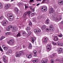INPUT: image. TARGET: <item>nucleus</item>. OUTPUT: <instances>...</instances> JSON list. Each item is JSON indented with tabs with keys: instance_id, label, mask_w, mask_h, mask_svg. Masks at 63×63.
I'll return each instance as SVG.
<instances>
[{
	"instance_id": "obj_11",
	"label": "nucleus",
	"mask_w": 63,
	"mask_h": 63,
	"mask_svg": "<svg viewBox=\"0 0 63 63\" xmlns=\"http://www.w3.org/2000/svg\"><path fill=\"white\" fill-rule=\"evenodd\" d=\"M22 36H23V37H26V32H23L22 33Z\"/></svg>"
},
{
	"instance_id": "obj_20",
	"label": "nucleus",
	"mask_w": 63,
	"mask_h": 63,
	"mask_svg": "<svg viewBox=\"0 0 63 63\" xmlns=\"http://www.w3.org/2000/svg\"><path fill=\"white\" fill-rule=\"evenodd\" d=\"M47 37H45V40L44 41V42L45 43H47Z\"/></svg>"
},
{
	"instance_id": "obj_38",
	"label": "nucleus",
	"mask_w": 63,
	"mask_h": 63,
	"mask_svg": "<svg viewBox=\"0 0 63 63\" xmlns=\"http://www.w3.org/2000/svg\"><path fill=\"white\" fill-rule=\"evenodd\" d=\"M6 54H7V55H10V54H11V53H10V52H9L8 51L6 53Z\"/></svg>"
},
{
	"instance_id": "obj_59",
	"label": "nucleus",
	"mask_w": 63,
	"mask_h": 63,
	"mask_svg": "<svg viewBox=\"0 0 63 63\" xmlns=\"http://www.w3.org/2000/svg\"><path fill=\"white\" fill-rule=\"evenodd\" d=\"M29 7L30 8L31 10H32V6H30Z\"/></svg>"
},
{
	"instance_id": "obj_24",
	"label": "nucleus",
	"mask_w": 63,
	"mask_h": 63,
	"mask_svg": "<svg viewBox=\"0 0 63 63\" xmlns=\"http://www.w3.org/2000/svg\"><path fill=\"white\" fill-rule=\"evenodd\" d=\"M46 27L45 26H43L41 28V29L42 30H44L46 28Z\"/></svg>"
},
{
	"instance_id": "obj_51",
	"label": "nucleus",
	"mask_w": 63,
	"mask_h": 63,
	"mask_svg": "<svg viewBox=\"0 0 63 63\" xmlns=\"http://www.w3.org/2000/svg\"><path fill=\"white\" fill-rule=\"evenodd\" d=\"M62 34H61L59 35L58 36L59 37H62Z\"/></svg>"
},
{
	"instance_id": "obj_15",
	"label": "nucleus",
	"mask_w": 63,
	"mask_h": 63,
	"mask_svg": "<svg viewBox=\"0 0 63 63\" xmlns=\"http://www.w3.org/2000/svg\"><path fill=\"white\" fill-rule=\"evenodd\" d=\"M49 20L47 19V20H46V21L45 22V23L46 24H49Z\"/></svg>"
},
{
	"instance_id": "obj_8",
	"label": "nucleus",
	"mask_w": 63,
	"mask_h": 63,
	"mask_svg": "<svg viewBox=\"0 0 63 63\" xmlns=\"http://www.w3.org/2000/svg\"><path fill=\"white\" fill-rule=\"evenodd\" d=\"M26 56L27 57L29 58H31L32 57V54H30L29 55H27Z\"/></svg>"
},
{
	"instance_id": "obj_13",
	"label": "nucleus",
	"mask_w": 63,
	"mask_h": 63,
	"mask_svg": "<svg viewBox=\"0 0 63 63\" xmlns=\"http://www.w3.org/2000/svg\"><path fill=\"white\" fill-rule=\"evenodd\" d=\"M15 12L16 14H18V10L17 8H15Z\"/></svg>"
},
{
	"instance_id": "obj_29",
	"label": "nucleus",
	"mask_w": 63,
	"mask_h": 63,
	"mask_svg": "<svg viewBox=\"0 0 63 63\" xmlns=\"http://www.w3.org/2000/svg\"><path fill=\"white\" fill-rule=\"evenodd\" d=\"M4 38H5V36H3L1 37V38L0 39V41H2V40L3 39H4Z\"/></svg>"
},
{
	"instance_id": "obj_54",
	"label": "nucleus",
	"mask_w": 63,
	"mask_h": 63,
	"mask_svg": "<svg viewBox=\"0 0 63 63\" xmlns=\"http://www.w3.org/2000/svg\"><path fill=\"white\" fill-rule=\"evenodd\" d=\"M3 59H5V58L6 57V56H5V55H4L3 56Z\"/></svg>"
},
{
	"instance_id": "obj_27",
	"label": "nucleus",
	"mask_w": 63,
	"mask_h": 63,
	"mask_svg": "<svg viewBox=\"0 0 63 63\" xmlns=\"http://www.w3.org/2000/svg\"><path fill=\"white\" fill-rule=\"evenodd\" d=\"M3 18H4V16L3 15H1V16L0 17V20L2 19Z\"/></svg>"
},
{
	"instance_id": "obj_58",
	"label": "nucleus",
	"mask_w": 63,
	"mask_h": 63,
	"mask_svg": "<svg viewBox=\"0 0 63 63\" xmlns=\"http://www.w3.org/2000/svg\"><path fill=\"white\" fill-rule=\"evenodd\" d=\"M46 30L47 32H48V31H49V29H48V28H47Z\"/></svg>"
},
{
	"instance_id": "obj_18",
	"label": "nucleus",
	"mask_w": 63,
	"mask_h": 63,
	"mask_svg": "<svg viewBox=\"0 0 63 63\" xmlns=\"http://www.w3.org/2000/svg\"><path fill=\"white\" fill-rule=\"evenodd\" d=\"M31 13V12L30 11H29L27 12V13L28 15V16H30V13Z\"/></svg>"
},
{
	"instance_id": "obj_31",
	"label": "nucleus",
	"mask_w": 63,
	"mask_h": 63,
	"mask_svg": "<svg viewBox=\"0 0 63 63\" xmlns=\"http://www.w3.org/2000/svg\"><path fill=\"white\" fill-rule=\"evenodd\" d=\"M3 59V61L4 63H6V62H7V60H6V59Z\"/></svg>"
},
{
	"instance_id": "obj_2",
	"label": "nucleus",
	"mask_w": 63,
	"mask_h": 63,
	"mask_svg": "<svg viewBox=\"0 0 63 63\" xmlns=\"http://www.w3.org/2000/svg\"><path fill=\"white\" fill-rule=\"evenodd\" d=\"M41 10L43 13H44L45 11H47V7L46 6H43L41 8Z\"/></svg>"
},
{
	"instance_id": "obj_49",
	"label": "nucleus",
	"mask_w": 63,
	"mask_h": 63,
	"mask_svg": "<svg viewBox=\"0 0 63 63\" xmlns=\"http://www.w3.org/2000/svg\"><path fill=\"white\" fill-rule=\"evenodd\" d=\"M33 2H34V0H30L29 2L30 3H32Z\"/></svg>"
},
{
	"instance_id": "obj_60",
	"label": "nucleus",
	"mask_w": 63,
	"mask_h": 63,
	"mask_svg": "<svg viewBox=\"0 0 63 63\" xmlns=\"http://www.w3.org/2000/svg\"><path fill=\"white\" fill-rule=\"evenodd\" d=\"M61 2L62 3V4L63 5V0H61Z\"/></svg>"
},
{
	"instance_id": "obj_42",
	"label": "nucleus",
	"mask_w": 63,
	"mask_h": 63,
	"mask_svg": "<svg viewBox=\"0 0 63 63\" xmlns=\"http://www.w3.org/2000/svg\"><path fill=\"white\" fill-rule=\"evenodd\" d=\"M11 29L9 27H8L7 28V31H10V29Z\"/></svg>"
},
{
	"instance_id": "obj_47",
	"label": "nucleus",
	"mask_w": 63,
	"mask_h": 63,
	"mask_svg": "<svg viewBox=\"0 0 63 63\" xmlns=\"http://www.w3.org/2000/svg\"><path fill=\"white\" fill-rule=\"evenodd\" d=\"M59 50L61 51H62L63 50H62V48H59Z\"/></svg>"
},
{
	"instance_id": "obj_48",
	"label": "nucleus",
	"mask_w": 63,
	"mask_h": 63,
	"mask_svg": "<svg viewBox=\"0 0 63 63\" xmlns=\"http://www.w3.org/2000/svg\"><path fill=\"white\" fill-rule=\"evenodd\" d=\"M0 51H2V52H3V49H2V48H1V47H0Z\"/></svg>"
},
{
	"instance_id": "obj_16",
	"label": "nucleus",
	"mask_w": 63,
	"mask_h": 63,
	"mask_svg": "<svg viewBox=\"0 0 63 63\" xmlns=\"http://www.w3.org/2000/svg\"><path fill=\"white\" fill-rule=\"evenodd\" d=\"M61 19H62V17H60V18H56V21L57 22H58L60 20H61Z\"/></svg>"
},
{
	"instance_id": "obj_19",
	"label": "nucleus",
	"mask_w": 63,
	"mask_h": 63,
	"mask_svg": "<svg viewBox=\"0 0 63 63\" xmlns=\"http://www.w3.org/2000/svg\"><path fill=\"white\" fill-rule=\"evenodd\" d=\"M27 27V29L26 30L27 32H29V31H30V27Z\"/></svg>"
},
{
	"instance_id": "obj_37",
	"label": "nucleus",
	"mask_w": 63,
	"mask_h": 63,
	"mask_svg": "<svg viewBox=\"0 0 63 63\" xmlns=\"http://www.w3.org/2000/svg\"><path fill=\"white\" fill-rule=\"evenodd\" d=\"M10 34H11V32H7L6 33V35H10Z\"/></svg>"
},
{
	"instance_id": "obj_5",
	"label": "nucleus",
	"mask_w": 63,
	"mask_h": 63,
	"mask_svg": "<svg viewBox=\"0 0 63 63\" xmlns=\"http://www.w3.org/2000/svg\"><path fill=\"white\" fill-rule=\"evenodd\" d=\"M53 8L52 7L51 8L50 11H49V14H50V15H51L52 14H53Z\"/></svg>"
},
{
	"instance_id": "obj_9",
	"label": "nucleus",
	"mask_w": 63,
	"mask_h": 63,
	"mask_svg": "<svg viewBox=\"0 0 63 63\" xmlns=\"http://www.w3.org/2000/svg\"><path fill=\"white\" fill-rule=\"evenodd\" d=\"M47 59H45L43 60H42L41 62L42 63H47Z\"/></svg>"
},
{
	"instance_id": "obj_17",
	"label": "nucleus",
	"mask_w": 63,
	"mask_h": 63,
	"mask_svg": "<svg viewBox=\"0 0 63 63\" xmlns=\"http://www.w3.org/2000/svg\"><path fill=\"white\" fill-rule=\"evenodd\" d=\"M32 45L31 43H30L29 44V46L28 47V48L29 49H31L32 48Z\"/></svg>"
},
{
	"instance_id": "obj_57",
	"label": "nucleus",
	"mask_w": 63,
	"mask_h": 63,
	"mask_svg": "<svg viewBox=\"0 0 63 63\" xmlns=\"http://www.w3.org/2000/svg\"><path fill=\"white\" fill-rule=\"evenodd\" d=\"M25 9H27V8H28V6H27L26 5H25Z\"/></svg>"
},
{
	"instance_id": "obj_46",
	"label": "nucleus",
	"mask_w": 63,
	"mask_h": 63,
	"mask_svg": "<svg viewBox=\"0 0 63 63\" xmlns=\"http://www.w3.org/2000/svg\"><path fill=\"white\" fill-rule=\"evenodd\" d=\"M46 1H47V0H43V1L42 2V4H43V3H44V2H46Z\"/></svg>"
},
{
	"instance_id": "obj_3",
	"label": "nucleus",
	"mask_w": 63,
	"mask_h": 63,
	"mask_svg": "<svg viewBox=\"0 0 63 63\" xmlns=\"http://www.w3.org/2000/svg\"><path fill=\"white\" fill-rule=\"evenodd\" d=\"M8 18L10 21H13V19H14L13 17L11 15L9 16L8 17Z\"/></svg>"
},
{
	"instance_id": "obj_50",
	"label": "nucleus",
	"mask_w": 63,
	"mask_h": 63,
	"mask_svg": "<svg viewBox=\"0 0 63 63\" xmlns=\"http://www.w3.org/2000/svg\"><path fill=\"white\" fill-rule=\"evenodd\" d=\"M58 3L59 5H62V3H61V2H58Z\"/></svg>"
},
{
	"instance_id": "obj_14",
	"label": "nucleus",
	"mask_w": 63,
	"mask_h": 63,
	"mask_svg": "<svg viewBox=\"0 0 63 63\" xmlns=\"http://www.w3.org/2000/svg\"><path fill=\"white\" fill-rule=\"evenodd\" d=\"M33 53H34V56L35 57H36L37 56V51L36 50L34 51Z\"/></svg>"
},
{
	"instance_id": "obj_28",
	"label": "nucleus",
	"mask_w": 63,
	"mask_h": 63,
	"mask_svg": "<svg viewBox=\"0 0 63 63\" xmlns=\"http://www.w3.org/2000/svg\"><path fill=\"white\" fill-rule=\"evenodd\" d=\"M26 15H27V13L25 12L23 16V17H25L26 16Z\"/></svg>"
},
{
	"instance_id": "obj_62",
	"label": "nucleus",
	"mask_w": 63,
	"mask_h": 63,
	"mask_svg": "<svg viewBox=\"0 0 63 63\" xmlns=\"http://www.w3.org/2000/svg\"><path fill=\"white\" fill-rule=\"evenodd\" d=\"M60 46H63V44L62 43L60 45Z\"/></svg>"
},
{
	"instance_id": "obj_22",
	"label": "nucleus",
	"mask_w": 63,
	"mask_h": 63,
	"mask_svg": "<svg viewBox=\"0 0 63 63\" xmlns=\"http://www.w3.org/2000/svg\"><path fill=\"white\" fill-rule=\"evenodd\" d=\"M8 47H3V48L5 50H7L8 49Z\"/></svg>"
},
{
	"instance_id": "obj_23",
	"label": "nucleus",
	"mask_w": 63,
	"mask_h": 63,
	"mask_svg": "<svg viewBox=\"0 0 63 63\" xmlns=\"http://www.w3.org/2000/svg\"><path fill=\"white\" fill-rule=\"evenodd\" d=\"M31 41L32 43H34V42L35 40L34 39V38H33L31 37Z\"/></svg>"
},
{
	"instance_id": "obj_61",
	"label": "nucleus",
	"mask_w": 63,
	"mask_h": 63,
	"mask_svg": "<svg viewBox=\"0 0 63 63\" xmlns=\"http://www.w3.org/2000/svg\"><path fill=\"white\" fill-rule=\"evenodd\" d=\"M31 10H32V11L33 12H34V11H35V8H33V9H32Z\"/></svg>"
},
{
	"instance_id": "obj_1",
	"label": "nucleus",
	"mask_w": 63,
	"mask_h": 63,
	"mask_svg": "<svg viewBox=\"0 0 63 63\" xmlns=\"http://www.w3.org/2000/svg\"><path fill=\"white\" fill-rule=\"evenodd\" d=\"M14 43V40L13 39L10 40L9 41L7 42L8 44H9L10 45H13Z\"/></svg>"
},
{
	"instance_id": "obj_10",
	"label": "nucleus",
	"mask_w": 63,
	"mask_h": 63,
	"mask_svg": "<svg viewBox=\"0 0 63 63\" xmlns=\"http://www.w3.org/2000/svg\"><path fill=\"white\" fill-rule=\"evenodd\" d=\"M47 49L48 50L50 51L51 50V48H50V45H48L47 46Z\"/></svg>"
},
{
	"instance_id": "obj_52",
	"label": "nucleus",
	"mask_w": 63,
	"mask_h": 63,
	"mask_svg": "<svg viewBox=\"0 0 63 63\" xmlns=\"http://www.w3.org/2000/svg\"><path fill=\"white\" fill-rule=\"evenodd\" d=\"M18 5H22V4L20 2H19L17 4Z\"/></svg>"
},
{
	"instance_id": "obj_35",
	"label": "nucleus",
	"mask_w": 63,
	"mask_h": 63,
	"mask_svg": "<svg viewBox=\"0 0 63 63\" xmlns=\"http://www.w3.org/2000/svg\"><path fill=\"white\" fill-rule=\"evenodd\" d=\"M57 39V36H55V38H54V41H56Z\"/></svg>"
},
{
	"instance_id": "obj_7",
	"label": "nucleus",
	"mask_w": 63,
	"mask_h": 63,
	"mask_svg": "<svg viewBox=\"0 0 63 63\" xmlns=\"http://www.w3.org/2000/svg\"><path fill=\"white\" fill-rule=\"evenodd\" d=\"M33 63H35V62H37L38 61V59H36L35 58H33V60L32 61Z\"/></svg>"
},
{
	"instance_id": "obj_36",
	"label": "nucleus",
	"mask_w": 63,
	"mask_h": 63,
	"mask_svg": "<svg viewBox=\"0 0 63 63\" xmlns=\"http://www.w3.org/2000/svg\"><path fill=\"white\" fill-rule=\"evenodd\" d=\"M14 27L11 25H10L8 27L10 29L11 28H13Z\"/></svg>"
},
{
	"instance_id": "obj_45",
	"label": "nucleus",
	"mask_w": 63,
	"mask_h": 63,
	"mask_svg": "<svg viewBox=\"0 0 63 63\" xmlns=\"http://www.w3.org/2000/svg\"><path fill=\"white\" fill-rule=\"evenodd\" d=\"M49 28L50 29L53 28V26H52V25H50L49 26Z\"/></svg>"
},
{
	"instance_id": "obj_55",
	"label": "nucleus",
	"mask_w": 63,
	"mask_h": 63,
	"mask_svg": "<svg viewBox=\"0 0 63 63\" xmlns=\"http://www.w3.org/2000/svg\"><path fill=\"white\" fill-rule=\"evenodd\" d=\"M23 47V48H25V46L24 45H23L22 46Z\"/></svg>"
},
{
	"instance_id": "obj_53",
	"label": "nucleus",
	"mask_w": 63,
	"mask_h": 63,
	"mask_svg": "<svg viewBox=\"0 0 63 63\" xmlns=\"http://www.w3.org/2000/svg\"><path fill=\"white\" fill-rule=\"evenodd\" d=\"M32 23H31V22H30L29 24V25H30V26H31L32 25Z\"/></svg>"
},
{
	"instance_id": "obj_44",
	"label": "nucleus",
	"mask_w": 63,
	"mask_h": 63,
	"mask_svg": "<svg viewBox=\"0 0 63 63\" xmlns=\"http://www.w3.org/2000/svg\"><path fill=\"white\" fill-rule=\"evenodd\" d=\"M61 52H62V51H60V50H59L58 51V53H59V54L61 53Z\"/></svg>"
},
{
	"instance_id": "obj_33",
	"label": "nucleus",
	"mask_w": 63,
	"mask_h": 63,
	"mask_svg": "<svg viewBox=\"0 0 63 63\" xmlns=\"http://www.w3.org/2000/svg\"><path fill=\"white\" fill-rule=\"evenodd\" d=\"M7 6L8 7V8H10V7H11V4H8L7 5Z\"/></svg>"
},
{
	"instance_id": "obj_32",
	"label": "nucleus",
	"mask_w": 63,
	"mask_h": 63,
	"mask_svg": "<svg viewBox=\"0 0 63 63\" xmlns=\"http://www.w3.org/2000/svg\"><path fill=\"white\" fill-rule=\"evenodd\" d=\"M54 60L53 59H52L50 60V62L51 63H54Z\"/></svg>"
},
{
	"instance_id": "obj_40",
	"label": "nucleus",
	"mask_w": 63,
	"mask_h": 63,
	"mask_svg": "<svg viewBox=\"0 0 63 63\" xmlns=\"http://www.w3.org/2000/svg\"><path fill=\"white\" fill-rule=\"evenodd\" d=\"M52 43L53 45H55V46L56 45V43L54 42H52Z\"/></svg>"
},
{
	"instance_id": "obj_4",
	"label": "nucleus",
	"mask_w": 63,
	"mask_h": 63,
	"mask_svg": "<svg viewBox=\"0 0 63 63\" xmlns=\"http://www.w3.org/2000/svg\"><path fill=\"white\" fill-rule=\"evenodd\" d=\"M41 30H40L38 29V30L34 29V31L35 33H39Z\"/></svg>"
},
{
	"instance_id": "obj_41",
	"label": "nucleus",
	"mask_w": 63,
	"mask_h": 63,
	"mask_svg": "<svg viewBox=\"0 0 63 63\" xmlns=\"http://www.w3.org/2000/svg\"><path fill=\"white\" fill-rule=\"evenodd\" d=\"M2 4L1 3H0V8H2Z\"/></svg>"
},
{
	"instance_id": "obj_30",
	"label": "nucleus",
	"mask_w": 63,
	"mask_h": 63,
	"mask_svg": "<svg viewBox=\"0 0 63 63\" xmlns=\"http://www.w3.org/2000/svg\"><path fill=\"white\" fill-rule=\"evenodd\" d=\"M31 34V32H29V33H28V34H27V36H29L30 35V34Z\"/></svg>"
},
{
	"instance_id": "obj_26",
	"label": "nucleus",
	"mask_w": 63,
	"mask_h": 63,
	"mask_svg": "<svg viewBox=\"0 0 63 63\" xmlns=\"http://www.w3.org/2000/svg\"><path fill=\"white\" fill-rule=\"evenodd\" d=\"M11 54L12 53V50L11 49H9L8 50V51Z\"/></svg>"
},
{
	"instance_id": "obj_39",
	"label": "nucleus",
	"mask_w": 63,
	"mask_h": 63,
	"mask_svg": "<svg viewBox=\"0 0 63 63\" xmlns=\"http://www.w3.org/2000/svg\"><path fill=\"white\" fill-rule=\"evenodd\" d=\"M16 57H19L20 56V55L19 54H18L17 55H16Z\"/></svg>"
},
{
	"instance_id": "obj_43",
	"label": "nucleus",
	"mask_w": 63,
	"mask_h": 63,
	"mask_svg": "<svg viewBox=\"0 0 63 63\" xmlns=\"http://www.w3.org/2000/svg\"><path fill=\"white\" fill-rule=\"evenodd\" d=\"M50 30L51 31H53V28H51L50 29Z\"/></svg>"
},
{
	"instance_id": "obj_6",
	"label": "nucleus",
	"mask_w": 63,
	"mask_h": 63,
	"mask_svg": "<svg viewBox=\"0 0 63 63\" xmlns=\"http://www.w3.org/2000/svg\"><path fill=\"white\" fill-rule=\"evenodd\" d=\"M2 23L3 25L5 26V25H6L7 24L8 22L6 21H2Z\"/></svg>"
},
{
	"instance_id": "obj_21",
	"label": "nucleus",
	"mask_w": 63,
	"mask_h": 63,
	"mask_svg": "<svg viewBox=\"0 0 63 63\" xmlns=\"http://www.w3.org/2000/svg\"><path fill=\"white\" fill-rule=\"evenodd\" d=\"M21 36V34H20V33L19 32L17 34L16 36V37L17 38L18 37H20Z\"/></svg>"
},
{
	"instance_id": "obj_63",
	"label": "nucleus",
	"mask_w": 63,
	"mask_h": 63,
	"mask_svg": "<svg viewBox=\"0 0 63 63\" xmlns=\"http://www.w3.org/2000/svg\"><path fill=\"white\" fill-rule=\"evenodd\" d=\"M40 4V3H38L36 4V6H38Z\"/></svg>"
},
{
	"instance_id": "obj_56",
	"label": "nucleus",
	"mask_w": 63,
	"mask_h": 63,
	"mask_svg": "<svg viewBox=\"0 0 63 63\" xmlns=\"http://www.w3.org/2000/svg\"><path fill=\"white\" fill-rule=\"evenodd\" d=\"M33 21H34L35 22H36V19H33Z\"/></svg>"
},
{
	"instance_id": "obj_12",
	"label": "nucleus",
	"mask_w": 63,
	"mask_h": 63,
	"mask_svg": "<svg viewBox=\"0 0 63 63\" xmlns=\"http://www.w3.org/2000/svg\"><path fill=\"white\" fill-rule=\"evenodd\" d=\"M17 30V29H16V28L14 27L13 28H12V32H16V31Z\"/></svg>"
},
{
	"instance_id": "obj_34",
	"label": "nucleus",
	"mask_w": 63,
	"mask_h": 63,
	"mask_svg": "<svg viewBox=\"0 0 63 63\" xmlns=\"http://www.w3.org/2000/svg\"><path fill=\"white\" fill-rule=\"evenodd\" d=\"M5 9H9V8L8 6L7 5H6L5 6Z\"/></svg>"
},
{
	"instance_id": "obj_25",
	"label": "nucleus",
	"mask_w": 63,
	"mask_h": 63,
	"mask_svg": "<svg viewBox=\"0 0 63 63\" xmlns=\"http://www.w3.org/2000/svg\"><path fill=\"white\" fill-rule=\"evenodd\" d=\"M19 53L20 55H23V51H20Z\"/></svg>"
},
{
	"instance_id": "obj_64",
	"label": "nucleus",
	"mask_w": 63,
	"mask_h": 63,
	"mask_svg": "<svg viewBox=\"0 0 63 63\" xmlns=\"http://www.w3.org/2000/svg\"><path fill=\"white\" fill-rule=\"evenodd\" d=\"M60 60H59V59H57L56 60V61H59Z\"/></svg>"
}]
</instances>
